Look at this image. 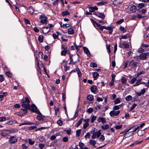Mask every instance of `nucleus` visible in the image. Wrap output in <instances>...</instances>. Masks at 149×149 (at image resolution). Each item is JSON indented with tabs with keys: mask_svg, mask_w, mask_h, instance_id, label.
<instances>
[{
	"mask_svg": "<svg viewBox=\"0 0 149 149\" xmlns=\"http://www.w3.org/2000/svg\"><path fill=\"white\" fill-rule=\"evenodd\" d=\"M138 63L134 60H131L129 63V66L132 68L135 69L137 67Z\"/></svg>",
	"mask_w": 149,
	"mask_h": 149,
	"instance_id": "obj_1",
	"label": "nucleus"
},
{
	"mask_svg": "<svg viewBox=\"0 0 149 149\" xmlns=\"http://www.w3.org/2000/svg\"><path fill=\"white\" fill-rule=\"evenodd\" d=\"M29 110H30L32 111L33 112L36 113L37 114L41 115V114L38 109L37 107L34 104H33L31 106V108H30Z\"/></svg>",
	"mask_w": 149,
	"mask_h": 149,
	"instance_id": "obj_2",
	"label": "nucleus"
},
{
	"mask_svg": "<svg viewBox=\"0 0 149 149\" xmlns=\"http://www.w3.org/2000/svg\"><path fill=\"white\" fill-rule=\"evenodd\" d=\"M17 141V139L16 136H10L9 138V142L10 144H14Z\"/></svg>",
	"mask_w": 149,
	"mask_h": 149,
	"instance_id": "obj_3",
	"label": "nucleus"
},
{
	"mask_svg": "<svg viewBox=\"0 0 149 149\" xmlns=\"http://www.w3.org/2000/svg\"><path fill=\"white\" fill-rule=\"evenodd\" d=\"M149 56V52L142 53L140 54V59L142 60H146L147 57Z\"/></svg>",
	"mask_w": 149,
	"mask_h": 149,
	"instance_id": "obj_4",
	"label": "nucleus"
},
{
	"mask_svg": "<svg viewBox=\"0 0 149 149\" xmlns=\"http://www.w3.org/2000/svg\"><path fill=\"white\" fill-rule=\"evenodd\" d=\"M100 130H99L98 131L94 133L93 134V135L91 136V138L93 139H94L96 137H99L101 135Z\"/></svg>",
	"mask_w": 149,
	"mask_h": 149,
	"instance_id": "obj_5",
	"label": "nucleus"
},
{
	"mask_svg": "<svg viewBox=\"0 0 149 149\" xmlns=\"http://www.w3.org/2000/svg\"><path fill=\"white\" fill-rule=\"evenodd\" d=\"M41 19L40 22L44 24H46L47 23V17L44 15H41L40 18Z\"/></svg>",
	"mask_w": 149,
	"mask_h": 149,
	"instance_id": "obj_6",
	"label": "nucleus"
},
{
	"mask_svg": "<svg viewBox=\"0 0 149 149\" xmlns=\"http://www.w3.org/2000/svg\"><path fill=\"white\" fill-rule=\"evenodd\" d=\"M93 14L96 15L98 17L101 18L102 19H104L105 17V16L104 13L96 12L93 13Z\"/></svg>",
	"mask_w": 149,
	"mask_h": 149,
	"instance_id": "obj_7",
	"label": "nucleus"
},
{
	"mask_svg": "<svg viewBox=\"0 0 149 149\" xmlns=\"http://www.w3.org/2000/svg\"><path fill=\"white\" fill-rule=\"evenodd\" d=\"M93 23L94 26L95 27V25L98 27L99 29L102 31L103 29H104V26H102L101 24L93 20Z\"/></svg>",
	"mask_w": 149,
	"mask_h": 149,
	"instance_id": "obj_8",
	"label": "nucleus"
},
{
	"mask_svg": "<svg viewBox=\"0 0 149 149\" xmlns=\"http://www.w3.org/2000/svg\"><path fill=\"white\" fill-rule=\"evenodd\" d=\"M120 113V111L118 110L115 111L114 110L111 111L109 113V114L111 117H113L114 116H117Z\"/></svg>",
	"mask_w": 149,
	"mask_h": 149,
	"instance_id": "obj_9",
	"label": "nucleus"
},
{
	"mask_svg": "<svg viewBox=\"0 0 149 149\" xmlns=\"http://www.w3.org/2000/svg\"><path fill=\"white\" fill-rule=\"evenodd\" d=\"M21 102L22 103L21 106L22 107L30 109V105L29 103H26L24 102V101H22Z\"/></svg>",
	"mask_w": 149,
	"mask_h": 149,
	"instance_id": "obj_10",
	"label": "nucleus"
},
{
	"mask_svg": "<svg viewBox=\"0 0 149 149\" xmlns=\"http://www.w3.org/2000/svg\"><path fill=\"white\" fill-rule=\"evenodd\" d=\"M119 46L121 48H128L129 45L128 43L123 42L122 44L120 45Z\"/></svg>",
	"mask_w": 149,
	"mask_h": 149,
	"instance_id": "obj_11",
	"label": "nucleus"
},
{
	"mask_svg": "<svg viewBox=\"0 0 149 149\" xmlns=\"http://www.w3.org/2000/svg\"><path fill=\"white\" fill-rule=\"evenodd\" d=\"M83 49L84 50V52L88 56H90L91 54L89 51L88 49L86 47H83Z\"/></svg>",
	"mask_w": 149,
	"mask_h": 149,
	"instance_id": "obj_12",
	"label": "nucleus"
},
{
	"mask_svg": "<svg viewBox=\"0 0 149 149\" xmlns=\"http://www.w3.org/2000/svg\"><path fill=\"white\" fill-rule=\"evenodd\" d=\"M42 32L44 33H47L49 32L50 29L48 26L43 27L42 28Z\"/></svg>",
	"mask_w": 149,
	"mask_h": 149,
	"instance_id": "obj_13",
	"label": "nucleus"
},
{
	"mask_svg": "<svg viewBox=\"0 0 149 149\" xmlns=\"http://www.w3.org/2000/svg\"><path fill=\"white\" fill-rule=\"evenodd\" d=\"M90 89L91 91L93 93H96V91L97 88L96 86L93 85L92 86Z\"/></svg>",
	"mask_w": 149,
	"mask_h": 149,
	"instance_id": "obj_14",
	"label": "nucleus"
},
{
	"mask_svg": "<svg viewBox=\"0 0 149 149\" xmlns=\"http://www.w3.org/2000/svg\"><path fill=\"white\" fill-rule=\"evenodd\" d=\"M88 8L89 11L90 12H93L95 10H97L98 9L96 6L94 7H90Z\"/></svg>",
	"mask_w": 149,
	"mask_h": 149,
	"instance_id": "obj_15",
	"label": "nucleus"
},
{
	"mask_svg": "<svg viewBox=\"0 0 149 149\" xmlns=\"http://www.w3.org/2000/svg\"><path fill=\"white\" fill-rule=\"evenodd\" d=\"M97 121L99 123L102 122L103 124H104L106 123L105 118L102 117H100L97 120Z\"/></svg>",
	"mask_w": 149,
	"mask_h": 149,
	"instance_id": "obj_16",
	"label": "nucleus"
},
{
	"mask_svg": "<svg viewBox=\"0 0 149 149\" xmlns=\"http://www.w3.org/2000/svg\"><path fill=\"white\" fill-rule=\"evenodd\" d=\"M130 10L131 13H133L135 12L136 10V6L135 5H133L130 8Z\"/></svg>",
	"mask_w": 149,
	"mask_h": 149,
	"instance_id": "obj_17",
	"label": "nucleus"
},
{
	"mask_svg": "<svg viewBox=\"0 0 149 149\" xmlns=\"http://www.w3.org/2000/svg\"><path fill=\"white\" fill-rule=\"evenodd\" d=\"M144 130H139L137 132L138 135L139 136H143L145 133Z\"/></svg>",
	"mask_w": 149,
	"mask_h": 149,
	"instance_id": "obj_18",
	"label": "nucleus"
},
{
	"mask_svg": "<svg viewBox=\"0 0 149 149\" xmlns=\"http://www.w3.org/2000/svg\"><path fill=\"white\" fill-rule=\"evenodd\" d=\"M28 12L31 14H32L34 11V9L32 6H30L28 9Z\"/></svg>",
	"mask_w": 149,
	"mask_h": 149,
	"instance_id": "obj_19",
	"label": "nucleus"
},
{
	"mask_svg": "<svg viewBox=\"0 0 149 149\" xmlns=\"http://www.w3.org/2000/svg\"><path fill=\"white\" fill-rule=\"evenodd\" d=\"M134 127L133 126H132L129 129H127V128L125 129L124 131L121 132V134H125L126 133L128 132L129 131L131 130V129Z\"/></svg>",
	"mask_w": 149,
	"mask_h": 149,
	"instance_id": "obj_20",
	"label": "nucleus"
},
{
	"mask_svg": "<svg viewBox=\"0 0 149 149\" xmlns=\"http://www.w3.org/2000/svg\"><path fill=\"white\" fill-rule=\"evenodd\" d=\"M107 3V1H102L100 2L97 3L96 4L98 6L104 5Z\"/></svg>",
	"mask_w": 149,
	"mask_h": 149,
	"instance_id": "obj_21",
	"label": "nucleus"
},
{
	"mask_svg": "<svg viewBox=\"0 0 149 149\" xmlns=\"http://www.w3.org/2000/svg\"><path fill=\"white\" fill-rule=\"evenodd\" d=\"M34 123H29L28 121H25L23 123H22L20 124L19 125V126H20L22 125H33Z\"/></svg>",
	"mask_w": 149,
	"mask_h": 149,
	"instance_id": "obj_22",
	"label": "nucleus"
},
{
	"mask_svg": "<svg viewBox=\"0 0 149 149\" xmlns=\"http://www.w3.org/2000/svg\"><path fill=\"white\" fill-rule=\"evenodd\" d=\"M87 100L89 101H92L94 99L93 95H89L87 96Z\"/></svg>",
	"mask_w": 149,
	"mask_h": 149,
	"instance_id": "obj_23",
	"label": "nucleus"
},
{
	"mask_svg": "<svg viewBox=\"0 0 149 149\" xmlns=\"http://www.w3.org/2000/svg\"><path fill=\"white\" fill-rule=\"evenodd\" d=\"M99 76V74L97 72H94L93 73V77L94 80H96Z\"/></svg>",
	"mask_w": 149,
	"mask_h": 149,
	"instance_id": "obj_24",
	"label": "nucleus"
},
{
	"mask_svg": "<svg viewBox=\"0 0 149 149\" xmlns=\"http://www.w3.org/2000/svg\"><path fill=\"white\" fill-rule=\"evenodd\" d=\"M96 143V141L94 140H90L89 141V143L91 145H92L93 146H94L95 147H96L95 145Z\"/></svg>",
	"mask_w": 149,
	"mask_h": 149,
	"instance_id": "obj_25",
	"label": "nucleus"
},
{
	"mask_svg": "<svg viewBox=\"0 0 149 149\" xmlns=\"http://www.w3.org/2000/svg\"><path fill=\"white\" fill-rule=\"evenodd\" d=\"M68 33L70 34H73L74 33V31L73 29L70 28L68 29Z\"/></svg>",
	"mask_w": 149,
	"mask_h": 149,
	"instance_id": "obj_26",
	"label": "nucleus"
},
{
	"mask_svg": "<svg viewBox=\"0 0 149 149\" xmlns=\"http://www.w3.org/2000/svg\"><path fill=\"white\" fill-rule=\"evenodd\" d=\"M119 0H114L113 2V4L115 6H116L118 4H121L122 2V1H119Z\"/></svg>",
	"mask_w": 149,
	"mask_h": 149,
	"instance_id": "obj_27",
	"label": "nucleus"
},
{
	"mask_svg": "<svg viewBox=\"0 0 149 149\" xmlns=\"http://www.w3.org/2000/svg\"><path fill=\"white\" fill-rule=\"evenodd\" d=\"M145 7V4L143 3H141L138 4V7L139 9H141Z\"/></svg>",
	"mask_w": 149,
	"mask_h": 149,
	"instance_id": "obj_28",
	"label": "nucleus"
},
{
	"mask_svg": "<svg viewBox=\"0 0 149 149\" xmlns=\"http://www.w3.org/2000/svg\"><path fill=\"white\" fill-rule=\"evenodd\" d=\"M69 14L70 13L67 11H63L61 13V15L63 17L68 15H69Z\"/></svg>",
	"mask_w": 149,
	"mask_h": 149,
	"instance_id": "obj_29",
	"label": "nucleus"
},
{
	"mask_svg": "<svg viewBox=\"0 0 149 149\" xmlns=\"http://www.w3.org/2000/svg\"><path fill=\"white\" fill-rule=\"evenodd\" d=\"M18 130L17 128H13L10 129L9 131L11 133H15L17 132L18 131Z\"/></svg>",
	"mask_w": 149,
	"mask_h": 149,
	"instance_id": "obj_30",
	"label": "nucleus"
},
{
	"mask_svg": "<svg viewBox=\"0 0 149 149\" xmlns=\"http://www.w3.org/2000/svg\"><path fill=\"white\" fill-rule=\"evenodd\" d=\"M127 80L126 78L124 77H122L121 79V82L123 84H125V83L127 82Z\"/></svg>",
	"mask_w": 149,
	"mask_h": 149,
	"instance_id": "obj_31",
	"label": "nucleus"
},
{
	"mask_svg": "<svg viewBox=\"0 0 149 149\" xmlns=\"http://www.w3.org/2000/svg\"><path fill=\"white\" fill-rule=\"evenodd\" d=\"M83 118H81L79 120V121L76 123V126L77 127H78L81 124V123L82 120H83Z\"/></svg>",
	"mask_w": 149,
	"mask_h": 149,
	"instance_id": "obj_32",
	"label": "nucleus"
},
{
	"mask_svg": "<svg viewBox=\"0 0 149 149\" xmlns=\"http://www.w3.org/2000/svg\"><path fill=\"white\" fill-rule=\"evenodd\" d=\"M43 37L42 35H40L38 38V40L40 42H42L43 41Z\"/></svg>",
	"mask_w": 149,
	"mask_h": 149,
	"instance_id": "obj_33",
	"label": "nucleus"
},
{
	"mask_svg": "<svg viewBox=\"0 0 149 149\" xmlns=\"http://www.w3.org/2000/svg\"><path fill=\"white\" fill-rule=\"evenodd\" d=\"M54 109L55 111V114L56 115H57L58 113L59 112V108L58 107L57 108L56 106H54Z\"/></svg>",
	"mask_w": 149,
	"mask_h": 149,
	"instance_id": "obj_34",
	"label": "nucleus"
},
{
	"mask_svg": "<svg viewBox=\"0 0 149 149\" xmlns=\"http://www.w3.org/2000/svg\"><path fill=\"white\" fill-rule=\"evenodd\" d=\"M90 66L91 67H97V65L95 63L91 62L90 64Z\"/></svg>",
	"mask_w": 149,
	"mask_h": 149,
	"instance_id": "obj_35",
	"label": "nucleus"
},
{
	"mask_svg": "<svg viewBox=\"0 0 149 149\" xmlns=\"http://www.w3.org/2000/svg\"><path fill=\"white\" fill-rule=\"evenodd\" d=\"M109 127V125H102L101 126L102 128L104 130L108 129Z\"/></svg>",
	"mask_w": 149,
	"mask_h": 149,
	"instance_id": "obj_36",
	"label": "nucleus"
},
{
	"mask_svg": "<svg viewBox=\"0 0 149 149\" xmlns=\"http://www.w3.org/2000/svg\"><path fill=\"white\" fill-rule=\"evenodd\" d=\"M145 73V72L144 71H140V72H139L137 73L136 76L137 77H138L141 74H143Z\"/></svg>",
	"mask_w": 149,
	"mask_h": 149,
	"instance_id": "obj_37",
	"label": "nucleus"
},
{
	"mask_svg": "<svg viewBox=\"0 0 149 149\" xmlns=\"http://www.w3.org/2000/svg\"><path fill=\"white\" fill-rule=\"evenodd\" d=\"M100 136H101L99 138V140L100 141L102 142H103L105 140V137L103 135H102Z\"/></svg>",
	"mask_w": 149,
	"mask_h": 149,
	"instance_id": "obj_38",
	"label": "nucleus"
},
{
	"mask_svg": "<svg viewBox=\"0 0 149 149\" xmlns=\"http://www.w3.org/2000/svg\"><path fill=\"white\" fill-rule=\"evenodd\" d=\"M137 80V79L136 78H134L131 80L130 81V83L131 84H134Z\"/></svg>",
	"mask_w": 149,
	"mask_h": 149,
	"instance_id": "obj_39",
	"label": "nucleus"
},
{
	"mask_svg": "<svg viewBox=\"0 0 149 149\" xmlns=\"http://www.w3.org/2000/svg\"><path fill=\"white\" fill-rule=\"evenodd\" d=\"M70 26V23H68L67 24H63L62 25V27L65 28H68Z\"/></svg>",
	"mask_w": 149,
	"mask_h": 149,
	"instance_id": "obj_40",
	"label": "nucleus"
},
{
	"mask_svg": "<svg viewBox=\"0 0 149 149\" xmlns=\"http://www.w3.org/2000/svg\"><path fill=\"white\" fill-rule=\"evenodd\" d=\"M132 97L130 95H128L126 98L125 99L126 100L129 101L132 99Z\"/></svg>",
	"mask_w": 149,
	"mask_h": 149,
	"instance_id": "obj_41",
	"label": "nucleus"
},
{
	"mask_svg": "<svg viewBox=\"0 0 149 149\" xmlns=\"http://www.w3.org/2000/svg\"><path fill=\"white\" fill-rule=\"evenodd\" d=\"M68 50L67 51H64V50H62L61 52V55L62 56H65L67 53V52H68Z\"/></svg>",
	"mask_w": 149,
	"mask_h": 149,
	"instance_id": "obj_42",
	"label": "nucleus"
},
{
	"mask_svg": "<svg viewBox=\"0 0 149 149\" xmlns=\"http://www.w3.org/2000/svg\"><path fill=\"white\" fill-rule=\"evenodd\" d=\"M124 21V19H121L117 21L116 22V23L118 24H120L121 23L123 22Z\"/></svg>",
	"mask_w": 149,
	"mask_h": 149,
	"instance_id": "obj_43",
	"label": "nucleus"
},
{
	"mask_svg": "<svg viewBox=\"0 0 149 149\" xmlns=\"http://www.w3.org/2000/svg\"><path fill=\"white\" fill-rule=\"evenodd\" d=\"M61 49H63L62 50H68V49H67V47L65 45H61Z\"/></svg>",
	"mask_w": 149,
	"mask_h": 149,
	"instance_id": "obj_44",
	"label": "nucleus"
},
{
	"mask_svg": "<svg viewBox=\"0 0 149 149\" xmlns=\"http://www.w3.org/2000/svg\"><path fill=\"white\" fill-rule=\"evenodd\" d=\"M120 100L119 98H116L114 102L115 104H117L120 102Z\"/></svg>",
	"mask_w": 149,
	"mask_h": 149,
	"instance_id": "obj_45",
	"label": "nucleus"
},
{
	"mask_svg": "<svg viewBox=\"0 0 149 149\" xmlns=\"http://www.w3.org/2000/svg\"><path fill=\"white\" fill-rule=\"evenodd\" d=\"M5 78L3 75L2 74H0V82H2L4 80Z\"/></svg>",
	"mask_w": 149,
	"mask_h": 149,
	"instance_id": "obj_46",
	"label": "nucleus"
},
{
	"mask_svg": "<svg viewBox=\"0 0 149 149\" xmlns=\"http://www.w3.org/2000/svg\"><path fill=\"white\" fill-rule=\"evenodd\" d=\"M29 144L31 145H33L35 143V141H32L31 139H29Z\"/></svg>",
	"mask_w": 149,
	"mask_h": 149,
	"instance_id": "obj_47",
	"label": "nucleus"
},
{
	"mask_svg": "<svg viewBox=\"0 0 149 149\" xmlns=\"http://www.w3.org/2000/svg\"><path fill=\"white\" fill-rule=\"evenodd\" d=\"M97 118L96 116H93L91 118V122L92 123H93L94 122V121L96 120V118Z\"/></svg>",
	"mask_w": 149,
	"mask_h": 149,
	"instance_id": "obj_48",
	"label": "nucleus"
},
{
	"mask_svg": "<svg viewBox=\"0 0 149 149\" xmlns=\"http://www.w3.org/2000/svg\"><path fill=\"white\" fill-rule=\"evenodd\" d=\"M37 119L39 120H44L43 118L40 116L38 115L37 116Z\"/></svg>",
	"mask_w": 149,
	"mask_h": 149,
	"instance_id": "obj_49",
	"label": "nucleus"
},
{
	"mask_svg": "<svg viewBox=\"0 0 149 149\" xmlns=\"http://www.w3.org/2000/svg\"><path fill=\"white\" fill-rule=\"evenodd\" d=\"M57 124L61 126L63 125V122L61 120H58L57 122Z\"/></svg>",
	"mask_w": 149,
	"mask_h": 149,
	"instance_id": "obj_50",
	"label": "nucleus"
},
{
	"mask_svg": "<svg viewBox=\"0 0 149 149\" xmlns=\"http://www.w3.org/2000/svg\"><path fill=\"white\" fill-rule=\"evenodd\" d=\"M123 125H117L115 127V128L116 130H118L121 129Z\"/></svg>",
	"mask_w": 149,
	"mask_h": 149,
	"instance_id": "obj_51",
	"label": "nucleus"
},
{
	"mask_svg": "<svg viewBox=\"0 0 149 149\" xmlns=\"http://www.w3.org/2000/svg\"><path fill=\"white\" fill-rule=\"evenodd\" d=\"M110 45H106V48L108 50V52L109 53H110L111 52V51L110 49Z\"/></svg>",
	"mask_w": 149,
	"mask_h": 149,
	"instance_id": "obj_52",
	"label": "nucleus"
},
{
	"mask_svg": "<svg viewBox=\"0 0 149 149\" xmlns=\"http://www.w3.org/2000/svg\"><path fill=\"white\" fill-rule=\"evenodd\" d=\"M89 124L88 123H85L84 124L83 128L84 129H86V128L89 126Z\"/></svg>",
	"mask_w": 149,
	"mask_h": 149,
	"instance_id": "obj_53",
	"label": "nucleus"
},
{
	"mask_svg": "<svg viewBox=\"0 0 149 149\" xmlns=\"http://www.w3.org/2000/svg\"><path fill=\"white\" fill-rule=\"evenodd\" d=\"M6 74L8 77H11V74L10 72L9 71L6 72Z\"/></svg>",
	"mask_w": 149,
	"mask_h": 149,
	"instance_id": "obj_54",
	"label": "nucleus"
},
{
	"mask_svg": "<svg viewBox=\"0 0 149 149\" xmlns=\"http://www.w3.org/2000/svg\"><path fill=\"white\" fill-rule=\"evenodd\" d=\"M22 101H24V102H26L27 103H29V104L30 102V101L29 100V98L28 97H26L25 98V100H23Z\"/></svg>",
	"mask_w": 149,
	"mask_h": 149,
	"instance_id": "obj_55",
	"label": "nucleus"
},
{
	"mask_svg": "<svg viewBox=\"0 0 149 149\" xmlns=\"http://www.w3.org/2000/svg\"><path fill=\"white\" fill-rule=\"evenodd\" d=\"M144 51V50L142 48V47H140L138 50V52H139V53H142V52H143Z\"/></svg>",
	"mask_w": 149,
	"mask_h": 149,
	"instance_id": "obj_56",
	"label": "nucleus"
},
{
	"mask_svg": "<svg viewBox=\"0 0 149 149\" xmlns=\"http://www.w3.org/2000/svg\"><path fill=\"white\" fill-rule=\"evenodd\" d=\"M81 130H77L76 131V134L77 136H79L80 135L81 133Z\"/></svg>",
	"mask_w": 149,
	"mask_h": 149,
	"instance_id": "obj_57",
	"label": "nucleus"
},
{
	"mask_svg": "<svg viewBox=\"0 0 149 149\" xmlns=\"http://www.w3.org/2000/svg\"><path fill=\"white\" fill-rule=\"evenodd\" d=\"M6 120V117L4 116L0 117V122Z\"/></svg>",
	"mask_w": 149,
	"mask_h": 149,
	"instance_id": "obj_58",
	"label": "nucleus"
},
{
	"mask_svg": "<svg viewBox=\"0 0 149 149\" xmlns=\"http://www.w3.org/2000/svg\"><path fill=\"white\" fill-rule=\"evenodd\" d=\"M93 109L91 108H89L87 110V112L89 113H91L93 111Z\"/></svg>",
	"mask_w": 149,
	"mask_h": 149,
	"instance_id": "obj_59",
	"label": "nucleus"
},
{
	"mask_svg": "<svg viewBox=\"0 0 149 149\" xmlns=\"http://www.w3.org/2000/svg\"><path fill=\"white\" fill-rule=\"evenodd\" d=\"M45 146V144L43 143H40L39 145V147L41 149H42Z\"/></svg>",
	"mask_w": 149,
	"mask_h": 149,
	"instance_id": "obj_60",
	"label": "nucleus"
},
{
	"mask_svg": "<svg viewBox=\"0 0 149 149\" xmlns=\"http://www.w3.org/2000/svg\"><path fill=\"white\" fill-rule=\"evenodd\" d=\"M147 11V10L146 9H143L141 10L140 12L143 14H145Z\"/></svg>",
	"mask_w": 149,
	"mask_h": 149,
	"instance_id": "obj_61",
	"label": "nucleus"
},
{
	"mask_svg": "<svg viewBox=\"0 0 149 149\" xmlns=\"http://www.w3.org/2000/svg\"><path fill=\"white\" fill-rule=\"evenodd\" d=\"M24 21L27 24H30V21L26 18L24 19Z\"/></svg>",
	"mask_w": 149,
	"mask_h": 149,
	"instance_id": "obj_62",
	"label": "nucleus"
},
{
	"mask_svg": "<svg viewBox=\"0 0 149 149\" xmlns=\"http://www.w3.org/2000/svg\"><path fill=\"white\" fill-rule=\"evenodd\" d=\"M84 143L80 142L79 143V146L80 147V148H82L84 146Z\"/></svg>",
	"mask_w": 149,
	"mask_h": 149,
	"instance_id": "obj_63",
	"label": "nucleus"
},
{
	"mask_svg": "<svg viewBox=\"0 0 149 149\" xmlns=\"http://www.w3.org/2000/svg\"><path fill=\"white\" fill-rule=\"evenodd\" d=\"M22 147L23 149H27L28 148V147L26 146L25 144H22Z\"/></svg>",
	"mask_w": 149,
	"mask_h": 149,
	"instance_id": "obj_64",
	"label": "nucleus"
}]
</instances>
